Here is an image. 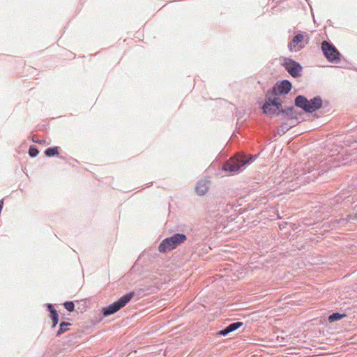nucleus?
Listing matches in <instances>:
<instances>
[{
	"mask_svg": "<svg viewBox=\"0 0 357 357\" xmlns=\"http://www.w3.org/2000/svg\"><path fill=\"white\" fill-rule=\"evenodd\" d=\"M186 240V236L184 234H176L172 237L164 239L158 247L160 252H167L174 249L178 245L183 243Z\"/></svg>",
	"mask_w": 357,
	"mask_h": 357,
	"instance_id": "f257e3e1",
	"label": "nucleus"
},
{
	"mask_svg": "<svg viewBox=\"0 0 357 357\" xmlns=\"http://www.w3.org/2000/svg\"><path fill=\"white\" fill-rule=\"evenodd\" d=\"M253 160V157H250L249 159H246L245 156L236 155L234 158H230L222 167L225 171H229L230 172H236L241 167L249 163Z\"/></svg>",
	"mask_w": 357,
	"mask_h": 357,
	"instance_id": "f03ea898",
	"label": "nucleus"
},
{
	"mask_svg": "<svg viewBox=\"0 0 357 357\" xmlns=\"http://www.w3.org/2000/svg\"><path fill=\"white\" fill-rule=\"evenodd\" d=\"M266 101L262 107L263 112L265 114L272 116L278 115L280 113L282 105L278 100V98H271L268 93L266 95Z\"/></svg>",
	"mask_w": 357,
	"mask_h": 357,
	"instance_id": "7ed1b4c3",
	"label": "nucleus"
},
{
	"mask_svg": "<svg viewBox=\"0 0 357 357\" xmlns=\"http://www.w3.org/2000/svg\"><path fill=\"white\" fill-rule=\"evenodd\" d=\"M321 50L328 61L331 63H339L340 61V52L328 42L324 41L321 43Z\"/></svg>",
	"mask_w": 357,
	"mask_h": 357,
	"instance_id": "20e7f679",
	"label": "nucleus"
},
{
	"mask_svg": "<svg viewBox=\"0 0 357 357\" xmlns=\"http://www.w3.org/2000/svg\"><path fill=\"white\" fill-rule=\"evenodd\" d=\"M132 294H126L120 298L117 301L113 303L107 307L103 308L102 312L105 316L114 314L121 308L124 307L132 298Z\"/></svg>",
	"mask_w": 357,
	"mask_h": 357,
	"instance_id": "39448f33",
	"label": "nucleus"
},
{
	"mask_svg": "<svg viewBox=\"0 0 357 357\" xmlns=\"http://www.w3.org/2000/svg\"><path fill=\"white\" fill-rule=\"evenodd\" d=\"M310 37L307 35L298 33L289 43V49L291 52H298L303 49L308 43Z\"/></svg>",
	"mask_w": 357,
	"mask_h": 357,
	"instance_id": "423d86ee",
	"label": "nucleus"
},
{
	"mask_svg": "<svg viewBox=\"0 0 357 357\" xmlns=\"http://www.w3.org/2000/svg\"><path fill=\"white\" fill-rule=\"evenodd\" d=\"M283 66L286 70L294 77H296L301 75L302 70L301 66L291 59H285L284 60Z\"/></svg>",
	"mask_w": 357,
	"mask_h": 357,
	"instance_id": "0eeeda50",
	"label": "nucleus"
},
{
	"mask_svg": "<svg viewBox=\"0 0 357 357\" xmlns=\"http://www.w3.org/2000/svg\"><path fill=\"white\" fill-rule=\"evenodd\" d=\"M291 89V84L287 80H283L278 84L273 89L272 94L276 96L287 94Z\"/></svg>",
	"mask_w": 357,
	"mask_h": 357,
	"instance_id": "6e6552de",
	"label": "nucleus"
},
{
	"mask_svg": "<svg viewBox=\"0 0 357 357\" xmlns=\"http://www.w3.org/2000/svg\"><path fill=\"white\" fill-rule=\"evenodd\" d=\"M322 100L319 97H315L309 100V106L307 107V112H312L321 107Z\"/></svg>",
	"mask_w": 357,
	"mask_h": 357,
	"instance_id": "1a4fd4ad",
	"label": "nucleus"
},
{
	"mask_svg": "<svg viewBox=\"0 0 357 357\" xmlns=\"http://www.w3.org/2000/svg\"><path fill=\"white\" fill-rule=\"evenodd\" d=\"M243 322H234L229 324L225 329H222L218 332V334L220 335H227L231 332H233L243 326Z\"/></svg>",
	"mask_w": 357,
	"mask_h": 357,
	"instance_id": "9d476101",
	"label": "nucleus"
},
{
	"mask_svg": "<svg viewBox=\"0 0 357 357\" xmlns=\"http://www.w3.org/2000/svg\"><path fill=\"white\" fill-rule=\"evenodd\" d=\"M295 105L303 109L305 111L307 112V107L309 106V100L303 96H298L296 97L295 100Z\"/></svg>",
	"mask_w": 357,
	"mask_h": 357,
	"instance_id": "9b49d317",
	"label": "nucleus"
},
{
	"mask_svg": "<svg viewBox=\"0 0 357 357\" xmlns=\"http://www.w3.org/2000/svg\"><path fill=\"white\" fill-rule=\"evenodd\" d=\"M208 189V183L206 181H200L196 186L195 190L199 195H204Z\"/></svg>",
	"mask_w": 357,
	"mask_h": 357,
	"instance_id": "f8f14e48",
	"label": "nucleus"
},
{
	"mask_svg": "<svg viewBox=\"0 0 357 357\" xmlns=\"http://www.w3.org/2000/svg\"><path fill=\"white\" fill-rule=\"evenodd\" d=\"M47 308L50 310V317L52 320V327H55L59 321L58 313L52 304H48Z\"/></svg>",
	"mask_w": 357,
	"mask_h": 357,
	"instance_id": "ddd939ff",
	"label": "nucleus"
},
{
	"mask_svg": "<svg viewBox=\"0 0 357 357\" xmlns=\"http://www.w3.org/2000/svg\"><path fill=\"white\" fill-rule=\"evenodd\" d=\"M70 323H68V322H62L60 324V326H59V329L57 331V333H56V335L57 336H59L61 335L62 333L66 332L68 331V326L70 325Z\"/></svg>",
	"mask_w": 357,
	"mask_h": 357,
	"instance_id": "4468645a",
	"label": "nucleus"
},
{
	"mask_svg": "<svg viewBox=\"0 0 357 357\" xmlns=\"http://www.w3.org/2000/svg\"><path fill=\"white\" fill-rule=\"evenodd\" d=\"M344 317H346L345 314H340V313H337V312L333 313V314H331L328 317V321L330 322H333L335 321L340 320V319H342Z\"/></svg>",
	"mask_w": 357,
	"mask_h": 357,
	"instance_id": "2eb2a0df",
	"label": "nucleus"
},
{
	"mask_svg": "<svg viewBox=\"0 0 357 357\" xmlns=\"http://www.w3.org/2000/svg\"><path fill=\"white\" fill-rule=\"evenodd\" d=\"M45 155L48 157L54 156L59 154V151L57 147H50L46 149Z\"/></svg>",
	"mask_w": 357,
	"mask_h": 357,
	"instance_id": "dca6fc26",
	"label": "nucleus"
},
{
	"mask_svg": "<svg viewBox=\"0 0 357 357\" xmlns=\"http://www.w3.org/2000/svg\"><path fill=\"white\" fill-rule=\"evenodd\" d=\"M63 305H64L65 308L68 311L73 312L74 310L75 305L72 301L66 302V303H64Z\"/></svg>",
	"mask_w": 357,
	"mask_h": 357,
	"instance_id": "f3484780",
	"label": "nucleus"
},
{
	"mask_svg": "<svg viewBox=\"0 0 357 357\" xmlns=\"http://www.w3.org/2000/svg\"><path fill=\"white\" fill-rule=\"evenodd\" d=\"M38 150L36 148L31 146L29 150V153L31 157H36L38 154Z\"/></svg>",
	"mask_w": 357,
	"mask_h": 357,
	"instance_id": "a211bd4d",
	"label": "nucleus"
}]
</instances>
